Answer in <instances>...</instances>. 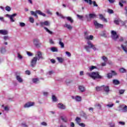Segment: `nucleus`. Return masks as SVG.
<instances>
[{"label": "nucleus", "instance_id": "052dcab7", "mask_svg": "<svg viewBox=\"0 0 127 127\" xmlns=\"http://www.w3.org/2000/svg\"><path fill=\"white\" fill-rule=\"evenodd\" d=\"M4 111H5L6 112H8V111H9V108H8V107L6 106L4 108Z\"/></svg>", "mask_w": 127, "mask_h": 127}, {"label": "nucleus", "instance_id": "a19ab883", "mask_svg": "<svg viewBox=\"0 0 127 127\" xmlns=\"http://www.w3.org/2000/svg\"><path fill=\"white\" fill-rule=\"evenodd\" d=\"M57 15H58V16H60V17H61L62 18H65V17H64L62 14H60L59 12H57Z\"/></svg>", "mask_w": 127, "mask_h": 127}, {"label": "nucleus", "instance_id": "de8ad7c7", "mask_svg": "<svg viewBox=\"0 0 127 127\" xmlns=\"http://www.w3.org/2000/svg\"><path fill=\"white\" fill-rule=\"evenodd\" d=\"M17 58H18V59H20V60H21V59H22L23 57L22 56L20 55V54H19V53L17 54Z\"/></svg>", "mask_w": 127, "mask_h": 127}, {"label": "nucleus", "instance_id": "f3484780", "mask_svg": "<svg viewBox=\"0 0 127 127\" xmlns=\"http://www.w3.org/2000/svg\"><path fill=\"white\" fill-rule=\"evenodd\" d=\"M111 72L112 73H109L107 74V78H109V79H111V78H112V77H113V75L114 76L117 75V73H116V72L114 70H112Z\"/></svg>", "mask_w": 127, "mask_h": 127}, {"label": "nucleus", "instance_id": "f03ea898", "mask_svg": "<svg viewBox=\"0 0 127 127\" xmlns=\"http://www.w3.org/2000/svg\"><path fill=\"white\" fill-rule=\"evenodd\" d=\"M87 44L88 46H84V48L87 52H90V48H92V49H93L94 51H96V50H97L96 46L93 45V44H92V42H91L90 41H88Z\"/></svg>", "mask_w": 127, "mask_h": 127}, {"label": "nucleus", "instance_id": "bf43d9fd", "mask_svg": "<svg viewBox=\"0 0 127 127\" xmlns=\"http://www.w3.org/2000/svg\"><path fill=\"white\" fill-rule=\"evenodd\" d=\"M27 55H28V56H33V54L29 52H27Z\"/></svg>", "mask_w": 127, "mask_h": 127}, {"label": "nucleus", "instance_id": "0eeeda50", "mask_svg": "<svg viewBox=\"0 0 127 127\" xmlns=\"http://www.w3.org/2000/svg\"><path fill=\"white\" fill-rule=\"evenodd\" d=\"M35 58H36L37 60H40V59H44V57H42V53L40 51L37 52L35 54Z\"/></svg>", "mask_w": 127, "mask_h": 127}, {"label": "nucleus", "instance_id": "dca6fc26", "mask_svg": "<svg viewBox=\"0 0 127 127\" xmlns=\"http://www.w3.org/2000/svg\"><path fill=\"white\" fill-rule=\"evenodd\" d=\"M71 98L76 102H81L82 101V97L79 96H72Z\"/></svg>", "mask_w": 127, "mask_h": 127}, {"label": "nucleus", "instance_id": "e2e57ef3", "mask_svg": "<svg viewBox=\"0 0 127 127\" xmlns=\"http://www.w3.org/2000/svg\"><path fill=\"white\" fill-rule=\"evenodd\" d=\"M93 3L94 6H96V7H98V5L96 3V1H93Z\"/></svg>", "mask_w": 127, "mask_h": 127}, {"label": "nucleus", "instance_id": "ea45409f", "mask_svg": "<svg viewBox=\"0 0 127 127\" xmlns=\"http://www.w3.org/2000/svg\"><path fill=\"white\" fill-rule=\"evenodd\" d=\"M125 92H126V90L125 89H120V90H119V94L120 95H123V94L125 93Z\"/></svg>", "mask_w": 127, "mask_h": 127}, {"label": "nucleus", "instance_id": "7ed1b4c3", "mask_svg": "<svg viewBox=\"0 0 127 127\" xmlns=\"http://www.w3.org/2000/svg\"><path fill=\"white\" fill-rule=\"evenodd\" d=\"M30 13L31 15H34L36 18H38V16L37 15V14H36V13L39 14L40 15H42L44 17L46 16V14H45V13H43L40 10H36V11H31Z\"/></svg>", "mask_w": 127, "mask_h": 127}, {"label": "nucleus", "instance_id": "6e6552de", "mask_svg": "<svg viewBox=\"0 0 127 127\" xmlns=\"http://www.w3.org/2000/svg\"><path fill=\"white\" fill-rule=\"evenodd\" d=\"M96 16V14L93 13H90L89 15H85V17L87 19V21H91V19H92V18H95Z\"/></svg>", "mask_w": 127, "mask_h": 127}, {"label": "nucleus", "instance_id": "0e129e2a", "mask_svg": "<svg viewBox=\"0 0 127 127\" xmlns=\"http://www.w3.org/2000/svg\"><path fill=\"white\" fill-rule=\"evenodd\" d=\"M41 125L42 126H45V127H46V126H47V123H46V122H42L41 123Z\"/></svg>", "mask_w": 127, "mask_h": 127}, {"label": "nucleus", "instance_id": "9b49d317", "mask_svg": "<svg viewBox=\"0 0 127 127\" xmlns=\"http://www.w3.org/2000/svg\"><path fill=\"white\" fill-rule=\"evenodd\" d=\"M94 23L96 28H103L104 27V25L98 23L96 20L94 21Z\"/></svg>", "mask_w": 127, "mask_h": 127}, {"label": "nucleus", "instance_id": "4d7b16f0", "mask_svg": "<svg viewBox=\"0 0 127 127\" xmlns=\"http://www.w3.org/2000/svg\"><path fill=\"white\" fill-rule=\"evenodd\" d=\"M102 59L105 61V62H107V61H108V59L105 56L102 57Z\"/></svg>", "mask_w": 127, "mask_h": 127}, {"label": "nucleus", "instance_id": "f704fd0d", "mask_svg": "<svg viewBox=\"0 0 127 127\" xmlns=\"http://www.w3.org/2000/svg\"><path fill=\"white\" fill-rule=\"evenodd\" d=\"M83 1H85V2H86V3H89V4L91 5L92 3H93V1L92 0H82Z\"/></svg>", "mask_w": 127, "mask_h": 127}, {"label": "nucleus", "instance_id": "bb28decb", "mask_svg": "<svg viewBox=\"0 0 127 127\" xmlns=\"http://www.w3.org/2000/svg\"><path fill=\"white\" fill-rule=\"evenodd\" d=\"M44 29L46 30V31L47 32H48V33H49V34H51V35L53 34V32L50 31L49 29H48L47 28V27H44Z\"/></svg>", "mask_w": 127, "mask_h": 127}, {"label": "nucleus", "instance_id": "2f4dec72", "mask_svg": "<svg viewBox=\"0 0 127 127\" xmlns=\"http://www.w3.org/2000/svg\"><path fill=\"white\" fill-rule=\"evenodd\" d=\"M75 122L76 124H77V125H79L80 123H81V118L79 117H76V118L75 119Z\"/></svg>", "mask_w": 127, "mask_h": 127}, {"label": "nucleus", "instance_id": "2eb2a0df", "mask_svg": "<svg viewBox=\"0 0 127 127\" xmlns=\"http://www.w3.org/2000/svg\"><path fill=\"white\" fill-rule=\"evenodd\" d=\"M40 25L42 27L45 25L46 26H49L50 25V23L48 21H45V22H41L40 23Z\"/></svg>", "mask_w": 127, "mask_h": 127}, {"label": "nucleus", "instance_id": "aec40b11", "mask_svg": "<svg viewBox=\"0 0 127 127\" xmlns=\"http://www.w3.org/2000/svg\"><path fill=\"white\" fill-rule=\"evenodd\" d=\"M78 90L80 91V92H81V93H84V92L86 91L85 87L82 85H80L78 86Z\"/></svg>", "mask_w": 127, "mask_h": 127}, {"label": "nucleus", "instance_id": "9d476101", "mask_svg": "<svg viewBox=\"0 0 127 127\" xmlns=\"http://www.w3.org/2000/svg\"><path fill=\"white\" fill-rule=\"evenodd\" d=\"M37 60L36 58H33V59L31 60V67H34L36 66V63L37 62Z\"/></svg>", "mask_w": 127, "mask_h": 127}, {"label": "nucleus", "instance_id": "e433bc0d", "mask_svg": "<svg viewBox=\"0 0 127 127\" xmlns=\"http://www.w3.org/2000/svg\"><path fill=\"white\" fill-rule=\"evenodd\" d=\"M119 70L121 73H126L127 72V70H126V69L124 68H121L119 69Z\"/></svg>", "mask_w": 127, "mask_h": 127}, {"label": "nucleus", "instance_id": "774afa93", "mask_svg": "<svg viewBox=\"0 0 127 127\" xmlns=\"http://www.w3.org/2000/svg\"><path fill=\"white\" fill-rule=\"evenodd\" d=\"M21 126H22V127H27V125H26V124H24V123H22V124H21Z\"/></svg>", "mask_w": 127, "mask_h": 127}, {"label": "nucleus", "instance_id": "c756f323", "mask_svg": "<svg viewBox=\"0 0 127 127\" xmlns=\"http://www.w3.org/2000/svg\"><path fill=\"white\" fill-rule=\"evenodd\" d=\"M94 38V36L93 35H90L89 36L86 37V40H93V39Z\"/></svg>", "mask_w": 127, "mask_h": 127}, {"label": "nucleus", "instance_id": "6e6d98bb", "mask_svg": "<svg viewBox=\"0 0 127 127\" xmlns=\"http://www.w3.org/2000/svg\"><path fill=\"white\" fill-rule=\"evenodd\" d=\"M78 125L80 127H86V125H85V124H84V123H80V124H78Z\"/></svg>", "mask_w": 127, "mask_h": 127}, {"label": "nucleus", "instance_id": "4468645a", "mask_svg": "<svg viewBox=\"0 0 127 127\" xmlns=\"http://www.w3.org/2000/svg\"><path fill=\"white\" fill-rule=\"evenodd\" d=\"M57 107L60 110H65L66 106L63 103H59L57 105Z\"/></svg>", "mask_w": 127, "mask_h": 127}, {"label": "nucleus", "instance_id": "8fccbe9b", "mask_svg": "<svg viewBox=\"0 0 127 127\" xmlns=\"http://www.w3.org/2000/svg\"><path fill=\"white\" fill-rule=\"evenodd\" d=\"M109 126H110V127H115V124L114 123H110Z\"/></svg>", "mask_w": 127, "mask_h": 127}, {"label": "nucleus", "instance_id": "58836bf2", "mask_svg": "<svg viewBox=\"0 0 127 127\" xmlns=\"http://www.w3.org/2000/svg\"><path fill=\"white\" fill-rule=\"evenodd\" d=\"M94 69H97V66L92 65L89 67V71H93Z\"/></svg>", "mask_w": 127, "mask_h": 127}, {"label": "nucleus", "instance_id": "864d4df0", "mask_svg": "<svg viewBox=\"0 0 127 127\" xmlns=\"http://www.w3.org/2000/svg\"><path fill=\"white\" fill-rule=\"evenodd\" d=\"M65 54L68 57H71V53L69 52H65Z\"/></svg>", "mask_w": 127, "mask_h": 127}, {"label": "nucleus", "instance_id": "09e8293b", "mask_svg": "<svg viewBox=\"0 0 127 127\" xmlns=\"http://www.w3.org/2000/svg\"><path fill=\"white\" fill-rule=\"evenodd\" d=\"M115 106V104H107L106 107H108V108H113V107Z\"/></svg>", "mask_w": 127, "mask_h": 127}, {"label": "nucleus", "instance_id": "412c9836", "mask_svg": "<svg viewBox=\"0 0 127 127\" xmlns=\"http://www.w3.org/2000/svg\"><path fill=\"white\" fill-rule=\"evenodd\" d=\"M99 17H100V19H101V20H103L105 22H108V20H107V19L105 18V17L103 15V14H100Z\"/></svg>", "mask_w": 127, "mask_h": 127}, {"label": "nucleus", "instance_id": "a18cd8bd", "mask_svg": "<svg viewBox=\"0 0 127 127\" xmlns=\"http://www.w3.org/2000/svg\"><path fill=\"white\" fill-rule=\"evenodd\" d=\"M108 12L110 14H112V13H114V10L112 9H108Z\"/></svg>", "mask_w": 127, "mask_h": 127}, {"label": "nucleus", "instance_id": "37998d69", "mask_svg": "<svg viewBox=\"0 0 127 127\" xmlns=\"http://www.w3.org/2000/svg\"><path fill=\"white\" fill-rule=\"evenodd\" d=\"M53 102H57V98L55 95L52 96Z\"/></svg>", "mask_w": 127, "mask_h": 127}, {"label": "nucleus", "instance_id": "6ab92c4d", "mask_svg": "<svg viewBox=\"0 0 127 127\" xmlns=\"http://www.w3.org/2000/svg\"><path fill=\"white\" fill-rule=\"evenodd\" d=\"M127 41H126L124 45H121V47L123 49V50L125 51V52H127Z\"/></svg>", "mask_w": 127, "mask_h": 127}, {"label": "nucleus", "instance_id": "c85d7f7f", "mask_svg": "<svg viewBox=\"0 0 127 127\" xmlns=\"http://www.w3.org/2000/svg\"><path fill=\"white\" fill-rule=\"evenodd\" d=\"M64 18H66L67 20L70 21L71 23H73V22H74V21L73 20L72 18H71V17H64Z\"/></svg>", "mask_w": 127, "mask_h": 127}, {"label": "nucleus", "instance_id": "49530a36", "mask_svg": "<svg viewBox=\"0 0 127 127\" xmlns=\"http://www.w3.org/2000/svg\"><path fill=\"white\" fill-rule=\"evenodd\" d=\"M19 25L21 26V27H24V26H25V23L23 22H20Z\"/></svg>", "mask_w": 127, "mask_h": 127}, {"label": "nucleus", "instance_id": "680f3d73", "mask_svg": "<svg viewBox=\"0 0 127 127\" xmlns=\"http://www.w3.org/2000/svg\"><path fill=\"white\" fill-rule=\"evenodd\" d=\"M114 23H115V24H119L120 21L119 20H114Z\"/></svg>", "mask_w": 127, "mask_h": 127}, {"label": "nucleus", "instance_id": "20e7f679", "mask_svg": "<svg viewBox=\"0 0 127 127\" xmlns=\"http://www.w3.org/2000/svg\"><path fill=\"white\" fill-rule=\"evenodd\" d=\"M121 113H127V106L125 105H121L119 106L118 109L116 110Z\"/></svg>", "mask_w": 127, "mask_h": 127}, {"label": "nucleus", "instance_id": "39448f33", "mask_svg": "<svg viewBox=\"0 0 127 127\" xmlns=\"http://www.w3.org/2000/svg\"><path fill=\"white\" fill-rule=\"evenodd\" d=\"M33 43L37 48H40V47H41V45H42L41 43H40V41L38 39H34L33 41Z\"/></svg>", "mask_w": 127, "mask_h": 127}, {"label": "nucleus", "instance_id": "f257e3e1", "mask_svg": "<svg viewBox=\"0 0 127 127\" xmlns=\"http://www.w3.org/2000/svg\"><path fill=\"white\" fill-rule=\"evenodd\" d=\"M86 75L92 78L93 80L96 79H103V76L100 75L99 72H87Z\"/></svg>", "mask_w": 127, "mask_h": 127}, {"label": "nucleus", "instance_id": "7c9ffc66", "mask_svg": "<svg viewBox=\"0 0 127 127\" xmlns=\"http://www.w3.org/2000/svg\"><path fill=\"white\" fill-rule=\"evenodd\" d=\"M57 59L59 61V63H63V61H64V60L61 57H57Z\"/></svg>", "mask_w": 127, "mask_h": 127}, {"label": "nucleus", "instance_id": "13d9d810", "mask_svg": "<svg viewBox=\"0 0 127 127\" xmlns=\"http://www.w3.org/2000/svg\"><path fill=\"white\" fill-rule=\"evenodd\" d=\"M3 39H4V40H7L9 39V37H8V36H5L3 37Z\"/></svg>", "mask_w": 127, "mask_h": 127}, {"label": "nucleus", "instance_id": "c9c22d12", "mask_svg": "<svg viewBox=\"0 0 127 127\" xmlns=\"http://www.w3.org/2000/svg\"><path fill=\"white\" fill-rule=\"evenodd\" d=\"M61 119L63 121V122H64V123L67 122V118L65 117L61 116Z\"/></svg>", "mask_w": 127, "mask_h": 127}, {"label": "nucleus", "instance_id": "72a5a7b5", "mask_svg": "<svg viewBox=\"0 0 127 127\" xmlns=\"http://www.w3.org/2000/svg\"><path fill=\"white\" fill-rule=\"evenodd\" d=\"M76 16L78 17V18L80 20H82V21L84 20V16L80 15L79 14H77Z\"/></svg>", "mask_w": 127, "mask_h": 127}, {"label": "nucleus", "instance_id": "b1692460", "mask_svg": "<svg viewBox=\"0 0 127 127\" xmlns=\"http://www.w3.org/2000/svg\"><path fill=\"white\" fill-rule=\"evenodd\" d=\"M123 3H127V1L125 0H120L119 2V5L123 7L124 6V4Z\"/></svg>", "mask_w": 127, "mask_h": 127}, {"label": "nucleus", "instance_id": "5fc2aeb1", "mask_svg": "<svg viewBox=\"0 0 127 127\" xmlns=\"http://www.w3.org/2000/svg\"><path fill=\"white\" fill-rule=\"evenodd\" d=\"M29 20L31 22V23H33L34 22V19H33L32 17L29 18Z\"/></svg>", "mask_w": 127, "mask_h": 127}, {"label": "nucleus", "instance_id": "4c0bfd02", "mask_svg": "<svg viewBox=\"0 0 127 127\" xmlns=\"http://www.w3.org/2000/svg\"><path fill=\"white\" fill-rule=\"evenodd\" d=\"M39 81V79L38 78H33L32 79V82L33 83H34L35 84H37V82Z\"/></svg>", "mask_w": 127, "mask_h": 127}, {"label": "nucleus", "instance_id": "79ce46f5", "mask_svg": "<svg viewBox=\"0 0 127 127\" xmlns=\"http://www.w3.org/2000/svg\"><path fill=\"white\" fill-rule=\"evenodd\" d=\"M5 9L7 11H10L11 10V8H10L9 6H6L5 8Z\"/></svg>", "mask_w": 127, "mask_h": 127}, {"label": "nucleus", "instance_id": "f8f14e48", "mask_svg": "<svg viewBox=\"0 0 127 127\" xmlns=\"http://www.w3.org/2000/svg\"><path fill=\"white\" fill-rule=\"evenodd\" d=\"M102 90H103L105 93L108 94V93L110 92V87L107 85H102Z\"/></svg>", "mask_w": 127, "mask_h": 127}, {"label": "nucleus", "instance_id": "5701e85b", "mask_svg": "<svg viewBox=\"0 0 127 127\" xmlns=\"http://www.w3.org/2000/svg\"><path fill=\"white\" fill-rule=\"evenodd\" d=\"M59 40V44L61 46V48H64V43L62 42V39L60 38Z\"/></svg>", "mask_w": 127, "mask_h": 127}, {"label": "nucleus", "instance_id": "603ef678", "mask_svg": "<svg viewBox=\"0 0 127 127\" xmlns=\"http://www.w3.org/2000/svg\"><path fill=\"white\" fill-rule=\"evenodd\" d=\"M0 52L1 53H4V52H5V48H1L0 49Z\"/></svg>", "mask_w": 127, "mask_h": 127}, {"label": "nucleus", "instance_id": "1a4fd4ad", "mask_svg": "<svg viewBox=\"0 0 127 127\" xmlns=\"http://www.w3.org/2000/svg\"><path fill=\"white\" fill-rule=\"evenodd\" d=\"M16 15H17V14H16V13H14L12 15H9L8 14H7L5 15V16L6 17L9 18L10 21H11V22H14L15 20H14V19H13V17H15V16H16Z\"/></svg>", "mask_w": 127, "mask_h": 127}, {"label": "nucleus", "instance_id": "a211bd4d", "mask_svg": "<svg viewBox=\"0 0 127 127\" xmlns=\"http://www.w3.org/2000/svg\"><path fill=\"white\" fill-rule=\"evenodd\" d=\"M0 34L1 35H7L8 31L6 30H0Z\"/></svg>", "mask_w": 127, "mask_h": 127}, {"label": "nucleus", "instance_id": "338daca9", "mask_svg": "<svg viewBox=\"0 0 127 127\" xmlns=\"http://www.w3.org/2000/svg\"><path fill=\"white\" fill-rule=\"evenodd\" d=\"M25 73L27 75H29L30 74V71L29 70H26Z\"/></svg>", "mask_w": 127, "mask_h": 127}, {"label": "nucleus", "instance_id": "c03bdc74", "mask_svg": "<svg viewBox=\"0 0 127 127\" xmlns=\"http://www.w3.org/2000/svg\"><path fill=\"white\" fill-rule=\"evenodd\" d=\"M53 74H54V71L53 70H51L47 72V75H51Z\"/></svg>", "mask_w": 127, "mask_h": 127}, {"label": "nucleus", "instance_id": "4be33fe9", "mask_svg": "<svg viewBox=\"0 0 127 127\" xmlns=\"http://www.w3.org/2000/svg\"><path fill=\"white\" fill-rule=\"evenodd\" d=\"M16 78L19 83H22V82H23V80L19 75H16Z\"/></svg>", "mask_w": 127, "mask_h": 127}, {"label": "nucleus", "instance_id": "69168bd1", "mask_svg": "<svg viewBox=\"0 0 127 127\" xmlns=\"http://www.w3.org/2000/svg\"><path fill=\"white\" fill-rule=\"evenodd\" d=\"M50 43L51 44H54V41H53V40H52V39H50Z\"/></svg>", "mask_w": 127, "mask_h": 127}, {"label": "nucleus", "instance_id": "423d86ee", "mask_svg": "<svg viewBox=\"0 0 127 127\" xmlns=\"http://www.w3.org/2000/svg\"><path fill=\"white\" fill-rule=\"evenodd\" d=\"M111 38L115 41H117L119 39V35L117 34V32L114 30L111 31Z\"/></svg>", "mask_w": 127, "mask_h": 127}, {"label": "nucleus", "instance_id": "473e14b6", "mask_svg": "<svg viewBox=\"0 0 127 127\" xmlns=\"http://www.w3.org/2000/svg\"><path fill=\"white\" fill-rule=\"evenodd\" d=\"M96 90L97 92H100V91H102L103 90V85L100 87H99V86L96 87Z\"/></svg>", "mask_w": 127, "mask_h": 127}, {"label": "nucleus", "instance_id": "393cba45", "mask_svg": "<svg viewBox=\"0 0 127 127\" xmlns=\"http://www.w3.org/2000/svg\"><path fill=\"white\" fill-rule=\"evenodd\" d=\"M51 51L52 52H58V49L56 47H53L51 48Z\"/></svg>", "mask_w": 127, "mask_h": 127}, {"label": "nucleus", "instance_id": "a878e982", "mask_svg": "<svg viewBox=\"0 0 127 127\" xmlns=\"http://www.w3.org/2000/svg\"><path fill=\"white\" fill-rule=\"evenodd\" d=\"M113 83L114 85H120V81L118 80L117 79H114L113 81Z\"/></svg>", "mask_w": 127, "mask_h": 127}, {"label": "nucleus", "instance_id": "cd10ccee", "mask_svg": "<svg viewBox=\"0 0 127 127\" xmlns=\"http://www.w3.org/2000/svg\"><path fill=\"white\" fill-rule=\"evenodd\" d=\"M64 27H66V28H67V29H69V30H71V29L73 28V27H72V26H71V25H69L68 24H65L64 25Z\"/></svg>", "mask_w": 127, "mask_h": 127}, {"label": "nucleus", "instance_id": "3c124183", "mask_svg": "<svg viewBox=\"0 0 127 127\" xmlns=\"http://www.w3.org/2000/svg\"><path fill=\"white\" fill-rule=\"evenodd\" d=\"M89 35V32L85 31L84 32V38L86 39V37H87V36H88Z\"/></svg>", "mask_w": 127, "mask_h": 127}, {"label": "nucleus", "instance_id": "ddd939ff", "mask_svg": "<svg viewBox=\"0 0 127 127\" xmlns=\"http://www.w3.org/2000/svg\"><path fill=\"white\" fill-rule=\"evenodd\" d=\"M34 102H27L24 105V108H30V107H33V106H34Z\"/></svg>", "mask_w": 127, "mask_h": 127}]
</instances>
